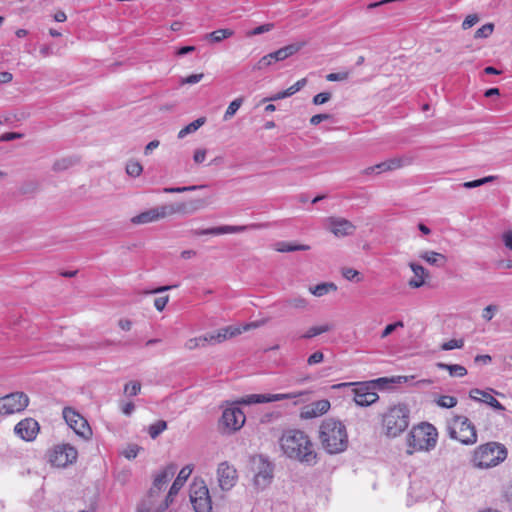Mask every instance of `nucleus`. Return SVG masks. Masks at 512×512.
Listing matches in <instances>:
<instances>
[{"mask_svg": "<svg viewBox=\"0 0 512 512\" xmlns=\"http://www.w3.org/2000/svg\"><path fill=\"white\" fill-rule=\"evenodd\" d=\"M283 454L291 459L314 466L318 462V454L310 436L300 429L285 430L279 439Z\"/></svg>", "mask_w": 512, "mask_h": 512, "instance_id": "nucleus-1", "label": "nucleus"}, {"mask_svg": "<svg viewBox=\"0 0 512 512\" xmlns=\"http://www.w3.org/2000/svg\"><path fill=\"white\" fill-rule=\"evenodd\" d=\"M205 205L206 203L202 199L167 203L147 209L133 216L130 221L134 225H145L163 220L176 214L183 216L191 215L202 209Z\"/></svg>", "mask_w": 512, "mask_h": 512, "instance_id": "nucleus-2", "label": "nucleus"}, {"mask_svg": "<svg viewBox=\"0 0 512 512\" xmlns=\"http://www.w3.org/2000/svg\"><path fill=\"white\" fill-rule=\"evenodd\" d=\"M318 438L323 450L330 455L345 452L349 445L346 426L335 418H326L321 422Z\"/></svg>", "mask_w": 512, "mask_h": 512, "instance_id": "nucleus-3", "label": "nucleus"}, {"mask_svg": "<svg viewBox=\"0 0 512 512\" xmlns=\"http://www.w3.org/2000/svg\"><path fill=\"white\" fill-rule=\"evenodd\" d=\"M410 410L404 404L390 406L381 417L383 433L389 438L401 435L409 426Z\"/></svg>", "mask_w": 512, "mask_h": 512, "instance_id": "nucleus-4", "label": "nucleus"}, {"mask_svg": "<svg viewBox=\"0 0 512 512\" xmlns=\"http://www.w3.org/2000/svg\"><path fill=\"white\" fill-rule=\"evenodd\" d=\"M438 432L430 423H421L414 426L407 435V454L430 451L437 444Z\"/></svg>", "mask_w": 512, "mask_h": 512, "instance_id": "nucleus-5", "label": "nucleus"}, {"mask_svg": "<svg viewBox=\"0 0 512 512\" xmlns=\"http://www.w3.org/2000/svg\"><path fill=\"white\" fill-rule=\"evenodd\" d=\"M507 454L503 444L488 442L475 449L472 463L476 468L489 469L502 463L507 458Z\"/></svg>", "mask_w": 512, "mask_h": 512, "instance_id": "nucleus-6", "label": "nucleus"}, {"mask_svg": "<svg viewBox=\"0 0 512 512\" xmlns=\"http://www.w3.org/2000/svg\"><path fill=\"white\" fill-rule=\"evenodd\" d=\"M450 437L465 445L477 442V432L472 422L465 416H455L449 426Z\"/></svg>", "mask_w": 512, "mask_h": 512, "instance_id": "nucleus-7", "label": "nucleus"}, {"mask_svg": "<svg viewBox=\"0 0 512 512\" xmlns=\"http://www.w3.org/2000/svg\"><path fill=\"white\" fill-rule=\"evenodd\" d=\"M190 501L195 512H211L212 501L209 489L203 480L194 481L190 487Z\"/></svg>", "mask_w": 512, "mask_h": 512, "instance_id": "nucleus-8", "label": "nucleus"}, {"mask_svg": "<svg viewBox=\"0 0 512 512\" xmlns=\"http://www.w3.org/2000/svg\"><path fill=\"white\" fill-rule=\"evenodd\" d=\"M29 405V397L24 392H13L0 397V415L20 413Z\"/></svg>", "mask_w": 512, "mask_h": 512, "instance_id": "nucleus-9", "label": "nucleus"}, {"mask_svg": "<svg viewBox=\"0 0 512 512\" xmlns=\"http://www.w3.org/2000/svg\"><path fill=\"white\" fill-rule=\"evenodd\" d=\"M264 323L265 321H256L244 326H226L217 331L206 334L207 340L209 344H219L230 338L240 335L244 331H248L252 328H258Z\"/></svg>", "mask_w": 512, "mask_h": 512, "instance_id": "nucleus-10", "label": "nucleus"}, {"mask_svg": "<svg viewBox=\"0 0 512 512\" xmlns=\"http://www.w3.org/2000/svg\"><path fill=\"white\" fill-rule=\"evenodd\" d=\"M356 385L354 401L358 406H369L375 403L379 396L375 391V382L343 383L340 386Z\"/></svg>", "mask_w": 512, "mask_h": 512, "instance_id": "nucleus-11", "label": "nucleus"}, {"mask_svg": "<svg viewBox=\"0 0 512 512\" xmlns=\"http://www.w3.org/2000/svg\"><path fill=\"white\" fill-rule=\"evenodd\" d=\"M306 394H308V391H295L290 393L277 394H250L237 401V404L251 405L259 403L276 402L287 399H297Z\"/></svg>", "mask_w": 512, "mask_h": 512, "instance_id": "nucleus-12", "label": "nucleus"}, {"mask_svg": "<svg viewBox=\"0 0 512 512\" xmlns=\"http://www.w3.org/2000/svg\"><path fill=\"white\" fill-rule=\"evenodd\" d=\"M254 464V485L259 489H264L273 479V465L267 459L259 456L253 461Z\"/></svg>", "mask_w": 512, "mask_h": 512, "instance_id": "nucleus-13", "label": "nucleus"}, {"mask_svg": "<svg viewBox=\"0 0 512 512\" xmlns=\"http://www.w3.org/2000/svg\"><path fill=\"white\" fill-rule=\"evenodd\" d=\"M63 417H64L67 425L71 429H73V431L77 435H79L85 439H87L91 436L92 431H91V428H90L87 420L81 414H79L77 411H75L74 409H72L70 407L64 408Z\"/></svg>", "mask_w": 512, "mask_h": 512, "instance_id": "nucleus-14", "label": "nucleus"}, {"mask_svg": "<svg viewBox=\"0 0 512 512\" xmlns=\"http://www.w3.org/2000/svg\"><path fill=\"white\" fill-rule=\"evenodd\" d=\"M77 455L78 452L73 446L69 444L58 445L50 455V462L56 467H66L76 461Z\"/></svg>", "mask_w": 512, "mask_h": 512, "instance_id": "nucleus-15", "label": "nucleus"}, {"mask_svg": "<svg viewBox=\"0 0 512 512\" xmlns=\"http://www.w3.org/2000/svg\"><path fill=\"white\" fill-rule=\"evenodd\" d=\"M409 493L417 500L428 497L432 493V483L429 474L414 473L411 476Z\"/></svg>", "mask_w": 512, "mask_h": 512, "instance_id": "nucleus-16", "label": "nucleus"}, {"mask_svg": "<svg viewBox=\"0 0 512 512\" xmlns=\"http://www.w3.org/2000/svg\"><path fill=\"white\" fill-rule=\"evenodd\" d=\"M244 412L236 405H231L223 410L221 423L230 431L239 430L245 423Z\"/></svg>", "mask_w": 512, "mask_h": 512, "instance_id": "nucleus-17", "label": "nucleus"}, {"mask_svg": "<svg viewBox=\"0 0 512 512\" xmlns=\"http://www.w3.org/2000/svg\"><path fill=\"white\" fill-rule=\"evenodd\" d=\"M326 228L336 237L353 235L356 226L349 220L342 217H328L325 220Z\"/></svg>", "mask_w": 512, "mask_h": 512, "instance_id": "nucleus-18", "label": "nucleus"}, {"mask_svg": "<svg viewBox=\"0 0 512 512\" xmlns=\"http://www.w3.org/2000/svg\"><path fill=\"white\" fill-rule=\"evenodd\" d=\"M217 479L219 486L224 491L231 490L237 483L238 475L236 469L228 462H222L217 468Z\"/></svg>", "mask_w": 512, "mask_h": 512, "instance_id": "nucleus-19", "label": "nucleus"}, {"mask_svg": "<svg viewBox=\"0 0 512 512\" xmlns=\"http://www.w3.org/2000/svg\"><path fill=\"white\" fill-rule=\"evenodd\" d=\"M262 227L261 224H251V225H242V226H234V225H223L219 227H212L206 229H195L192 231L193 235L202 236V235H223V234H234L246 231L247 229H256Z\"/></svg>", "mask_w": 512, "mask_h": 512, "instance_id": "nucleus-20", "label": "nucleus"}, {"mask_svg": "<svg viewBox=\"0 0 512 512\" xmlns=\"http://www.w3.org/2000/svg\"><path fill=\"white\" fill-rule=\"evenodd\" d=\"M15 434L24 441H32L39 432V424L32 418H25L14 427Z\"/></svg>", "mask_w": 512, "mask_h": 512, "instance_id": "nucleus-21", "label": "nucleus"}, {"mask_svg": "<svg viewBox=\"0 0 512 512\" xmlns=\"http://www.w3.org/2000/svg\"><path fill=\"white\" fill-rule=\"evenodd\" d=\"M331 404L329 400L322 399L305 405L301 408L300 418L302 420H309L320 417L330 410Z\"/></svg>", "mask_w": 512, "mask_h": 512, "instance_id": "nucleus-22", "label": "nucleus"}, {"mask_svg": "<svg viewBox=\"0 0 512 512\" xmlns=\"http://www.w3.org/2000/svg\"><path fill=\"white\" fill-rule=\"evenodd\" d=\"M469 396L471 399H473L475 401L486 403L487 405L491 406L495 410H498V411L505 410V407L495 397H493L489 392L475 388L470 391Z\"/></svg>", "mask_w": 512, "mask_h": 512, "instance_id": "nucleus-23", "label": "nucleus"}, {"mask_svg": "<svg viewBox=\"0 0 512 512\" xmlns=\"http://www.w3.org/2000/svg\"><path fill=\"white\" fill-rule=\"evenodd\" d=\"M409 267L411 268L414 277L409 280L408 285L414 289L422 287L429 275L428 271L422 265L415 262H410Z\"/></svg>", "mask_w": 512, "mask_h": 512, "instance_id": "nucleus-24", "label": "nucleus"}, {"mask_svg": "<svg viewBox=\"0 0 512 512\" xmlns=\"http://www.w3.org/2000/svg\"><path fill=\"white\" fill-rule=\"evenodd\" d=\"M176 470L177 466L175 464H170L161 470L154 478V488L158 490L163 489L170 481V479L175 475Z\"/></svg>", "mask_w": 512, "mask_h": 512, "instance_id": "nucleus-25", "label": "nucleus"}, {"mask_svg": "<svg viewBox=\"0 0 512 512\" xmlns=\"http://www.w3.org/2000/svg\"><path fill=\"white\" fill-rule=\"evenodd\" d=\"M402 166H403L402 159L394 158V159H390V160L381 162V163L376 164L374 166L368 167V168L365 169L364 172L366 174H372V173L379 174V173H382V172H385V171H390V170H394V169L400 168Z\"/></svg>", "mask_w": 512, "mask_h": 512, "instance_id": "nucleus-26", "label": "nucleus"}, {"mask_svg": "<svg viewBox=\"0 0 512 512\" xmlns=\"http://www.w3.org/2000/svg\"><path fill=\"white\" fill-rule=\"evenodd\" d=\"M192 471H193L192 465H186L179 471L176 479L174 480L172 486L170 487L168 497H171L178 493V491L183 487L184 483L191 475Z\"/></svg>", "mask_w": 512, "mask_h": 512, "instance_id": "nucleus-27", "label": "nucleus"}, {"mask_svg": "<svg viewBox=\"0 0 512 512\" xmlns=\"http://www.w3.org/2000/svg\"><path fill=\"white\" fill-rule=\"evenodd\" d=\"M304 46V43H294L287 46H284L274 52H271L275 61H284L285 59L289 58L290 56L296 54L302 47Z\"/></svg>", "mask_w": 512, "mask_h": 512, "instance_id": "nucleus-28", "label": "nucleus"}, {"mask_svg": "<svg viewBox=\"0 0 512 512\" xmlns=\"http://www.w3.org/2000/svg\"><path fill=\"white\" fill-rule=\"evenodd\" d=\"M419 257L430 265L443 266L446 262L445 255L435 251H422Z\"/></svg>", "mask_w": 512, "mask_h": 512, "instance_id": "nucleus-29", "label": "nucleus"}, {"mask_svg": "<svg viewBox=\"0 0 512 512\" xmlns=\"http://www.w3.org/2000/svg\"><path fill=\"white\" fill-rule=\"evenodd\" d=\"M437 367L442 370H447L451 377H463L467 374V369L459 364H446L437 363Z\"/></svg>", "mask_w": 512, "mask_h": 512, "instance_id": "nucleus-30", "label": "nucleus"}, {"mask_svg": "<svg viewBox=\"0 0 512 512\" xmlns=\"http://www.w3.org/2000/svg\"><path fill=\"white\" fill-rule=\"evenodd\" d=\"M274 249L278 252L307 251L308 245H297L290 242L280 241L274 244Z\"/></svg>", "mask_w": 512, "mask_h": 512, "instance_id": "nucleus-31", "label": "nucleus"}, {"mask_svg": "<svg viewBox=\"0 0 512 512\" xmlns=\"http://www.w3.org/2000/svg\"><path fill=\"white\" fill-rule=\"evenodd\" d=\"M205 122H206L205 117H200V118L194 120L193 122L186 125L179 131L178 138L183 139L187 135L196 132L201 126H203L205 124Z\"/></svg>", "mask_w": 512, "mask_h": 512, "instance_id": "nucleus-32", "label": "nucleus"}, {"mask_svg": "<svg viewBox=\"0 0 512 512\" xmlns=\"http://www.w3.org/2000/svg\"><path fill=\"white\" fill-rule=\"evenodd\" d=\"M332 329H333V325L329 324V323L312 326L301 336V338L310 339V338L316 337L320 334L329 332Z\"/></svg>", "mask_w": 512, "mask_h": 512, "instance_id": "nucleus-33", "label": "nucleus"}, {"mask_svg": "<svg viewBox=\"0 0 512 512\" xmlns=\"http://www.w3.org/2000/svg\"><path fill=\"white\" fill-rule=\"evenodd\" d=\"M234 32L230 29H218L205 35V39L211 43H219L224 39L231 37Z\"/></svg>", "mask_w": 512, "mask_h": 512, "instance_id": "nucleus-34", "label": "nucleus"}, {"mask_svg": "<svg viewBox=\"0 0 512 512\" xmlns=\"http://www.w3.org/2000/svg\"><path fill=\"white\" fill-rule=\"evenodd\" d=\"M336 290H337V286L332 282L321 283L316 286H311L309 288L310 293L316 297H322V296L328 294L330 291H336Z\"/></svg>", "mask_w": 512, "mask_h": 512, "instance_id": "nucleus-35", "label": "nucleus"}, {"mask_svg": "<svg viewBox=\"0 0 512 512\" xmlns=\"http://www.w3.org/2000/svg\"><path fill=\"white\" fill-rule=\"evenodd\" d=\"M77 160L71 157L56 160L53 164V170L56 172L65 171L76 164Z\"/></svg>", "mask_w": 512, "mask_h": 512, "instance_id": "nucleus-36", "label": "nucleus"}, {"mask_svg": "<svg viewBox=\"0 0 512 512\" xmlns=\"http://www.w3.org/2000/svg\"><path fill=\"white\" fill-rule=\"evenodd\" d=\"M242 104H243L242 97L234 99L229 104L228 108L226 109L224 116H223V120L228 121L229 119H231L236 114V112L238 111V109L241 107Z\"/></svg>", "mask_w": 512, "mask_h": 512, "instance_id": "nucleus-37", "label": "nucleus"}, {"mask_svg": "<svg viewBox=\"0 0 512 512\" xmlns=\"http://www.w3.org/2000/svg\"><path fill=\"white\" fill-rule=\"evenodd\" d=\"M143 172V166L140 162L129 160L126 164V173L131 177H138Z\"/></svg>", "mask_w": 512, "mask_h": 512, "instance_id": "nucleus-38", "label": "nucleus"}, {"mask_svg": "<svg viewBox=\"0 0 512 512\" xmlns=\"http://www.w3.org/2000/svg\"><path fill=\"white\" fill-rule=\"evenodd\" d=\"M167 428V423L163 420H159L156 423L149 426L148 433L152 439L157 438Z\"/></svg>", "mask_w": 512, "mask_h": 512, "instance_id": "nucleus-39", "label": "nucleus"}, {"mask_svg": "<svg viewBox=\"0 0 512 512\" xmlns=\"http://www.w3.org/2000/svg\"><path fill=\"white\" fill-rule=\"evenodd\" d=\"M436 404L442 408H453L457 405V398L449 395L439 396L435 400Z\"/></svg>", "mask_w": 512, "mask_h": 512, "instance_id": "nucleus-40", "label": "nucleus"}, {"mask_svg": "<svg viewBox=\"0 0 512 512\" xmlns=\"http://www.w3.org/2000/svg\"><path fill=\"white\" fill-rule=\"evenodd\" d=\"M496 178H497L496 176L490 175V176H487V177H484V178H481V179L464 182L462 184V186L464 188H466V189H472V188L480 187V186H482L484 184L493 182Z\"/></svg>", "mask_w": 512, "mask_h": 512, "instance_id": "nucleus-41", "label": "nucleus"}, {"mask_svg": "<svg viewBox=\"0 0 512 512\" xmlns=\"http://www.w3.org/2000/svg\"><path fill=\"white\" fill-rule=\"evenodd\" d=\"M275 63L276 61L272 53H269L259 59V61L254 65L253 70H263Z\"/></svg>", "mask_w": 512, "mask_h": 512, "instance_id": "nucleus-42", "label": "nucleus"}, {"mask_svg": "<svg viewBox=\"0 0 512 512\" xmlns=\"http://www.w3.org/2000/svg\"><path fill=\"white\" fill-rule=\"evenodd\" d=\"M207 343H208L207 335H204V336L195 337V338H191V339L187 340L185 343V347L188 350H193V349H196L197 347H201V346L203 347Z\"/></svg>", "mask_w": 512, "mask_h": 512, "instance_id": "nucleus-43", "label": "nucleus"}, {"mask_svg": "<svg viewBox=\"0 0 512 512\" xmlns=\"http://www.w3.org/2000/svg\"><path fill=\"white\" fill-rule=\"evenodd\" d=\"M203 185H192V186H183V187H166L162 191L164 193L172 194V193H183L187 191H195L197 189L203 188Z\"/></svg>", "mask_w": 512, "mask_h": 512, "instance_id": "nucleus-44", "label": "nucleus"}, {"mask_svg": "<svg viewBox=\"0 0 512 512\" xmlns=\"http://www.w3.org/2000/svg\"><path fill=\"white\" fill-rule=\"evenodd\" d=\"M286 304L295 309H306L308 307V301L301 296L288 299Z\"/></svg>", "mask_w": 512, "mask_h": 512, "instance_id": "nucleus-45", "label": "nucleus"}, {"mask_svg": "<svg viewBox=\"0 0 512 512\" xmlns=\"http://www.w3.org/2000/svg\"><path fill=\"white\" fill-rule=\"evenodd\" d=\"M498 310H499V307L497 305H495V304L488 305L482 310L481 316L485 321H491L493 319V317L495 316V314L498 312Z\"/></svg>", "mask_w": 512, "mask_h": 512, "instance_id": "nucleus-46", "label": "nucleus"}, {"mask_svg": "<svg viewBox=\"0 0 512 512\" xmlns=\"http://www.w3.org/2000/svg\"><path fill=\"white\" fill-rule=\"evenodd\" d=\"M141 390V384L138 381H132L125 385L124 393L129 396L137 395Z\"/></svg>", "mask_w": 512, "mask_h": 512, "instance_id": "nucleus-47", "label": "nucleus"}, {"mask_svg": "<svg viewBox=\"0 0 512 512\" xmlns=\"http://www.w3.org/2000/svg\"><path fill=\"white\" fill-rule=\"evenodd\" d=\"M494 26L493 24H485L479 29L476 30L474 37L475 38H487L493 32Z\"/></svg>", "mask_w": 512, "mask_h": 512, "instance_id": "nucleus-48", "label": "nucleus"}, {"mask_svg": "<svg viewBox=\"0 0 512 512\" xmlns=\"http://www.w3.org/2000/svg\"><path fill=\"white\" fill-rule=\"evenodd\" d=\"M464 346V341L462 339H451L442 344L441 349L448 351L453 349H461Z\"/></svg>", "mask_w": 512, "mask_h": 512, "instance_id": "nucleus-49", "label": "nucleus"}, {"mask_svg": "<svg viewBox=\"0 0 512 512\" xmlns=\"http://www.w3.org/2000/svg\"><path fill=\"white\" fill-rule=\"evenodd\" d=\"M404 322L403 321H397L395 323L388 324L384 330L381 333V338H386L390 334H392L394 331H396L398 328H403Z\"/></svg>", "mask_w": 512, "mask_h": 512, "instance_id": "nucleus-50", "label": "nucleus"}, {"mask_svg": "<svg viewBox=\"0 0 512 512\" xmlns=\"http://www.w3.org/2000/svg\"><path fill=\"white\" fill-rule=\"evenodd\" d=\"M342 275L345 279L349 281H361V278L359 277V272L353 268H344L342 270Z\"/></svg>", "mask_w": 512, "mask_h": 512, "instance_id": "nucleus-51", "label": "nucleus"}, {"mask_svg": "<svg viewBox=\"0 0 512 512\" xmlns=\"http://www.w3.org/2000/svg\"><path fill=\"white\" fill-rule=\"evenodd\" d=\"M273 27H274V24H272V23L263 24V25H260L256 28H254L253 30L249 31L247 33V35L248 36L260 35V34L271 31L273 29Z\"/></svg>", "mask_w": 512, "mask_h": 512, "instance_id": "nucleus-52", "label": "nucleus"}, {"mask_svg": "<svg viewBox=\"0 0 512 512\" xmlns=\"http://www.w3.org/2000/svg\"><path fill=\"white\" fill-rule=\"evenodd\" d=\"M349 77V72L343 71V72H337V73H330L326 75V79L328 81H344L347 80Z\"/></svg>", "mask_w": 512, "mask_h": 512, "instance_id": "nucleus-53", "label": "nucleus"}, {"mask_svg": "<svg viewBox=\"0 0 512 512\" xmlns=\"http://www.w3.org/2000/svg\"><path fill=\"white\" fill-rule=\"evenodd\" d=\"M331 99V93L321 92L313 97V103L315 105H322Z\"/></svg>", "mask_w": 512, "mask_h": 512, "instance_id": "nucleus-54", "label": "nucleus"}, {"mask_svg": "<svg viewBox=\"0 0 512 512\" xmlns=\"http://www.w3.org/2000/svg\"><path fill=\"white\" fill-rule=\"evenodd\" d=\"M306 82H307L306 79L302 78V79L298 80L296 83H294L292 86L287 88L286 90H287L289 96H292L295 93H297L298 91H300L306 85Z\"/></svg>", "mask_w": 512, "mask_h": 512, "instance_id": "nucleus-55", "label": "nucleus"}, {"mask_svg": "<svg viewBox=\"0 0 512 512\" xmlns=\"http://www.w3.org/2000/svg\"><path fill=\"white\" fill-rule=\"evenodd\" d=\"M139 452V447L137 445H129L123 452V455L127 459H134L137 457Z\"/></svg>", "mask_w": 512, "mask_h": 512, "instance_id": "nucleus-56", "label": "nucleus"}, {"mask_svg": "<svg viewBox=\"0 0 512 512\" xmlns=\"http://www.w3.org/2000/svg\"><path fill=\"white\" fill-rule=\"evenodd\" d=\"M324 359V355L320 351H316L308 357L307 363L309 365H315L321 363Z\"/></svg>", "mask_w": 512, "mask_h": 512, "instance_id": "nucleus-57", "label": "nucleus"}, {"mask_svg": "<svg viewBox=\"0 0 512 512\" xmlns=\"http://www.w3.org/2000/svg\"><path fill=\"white\" fill-rule=\"evenodd\" d=\"M478 20L479 19H478L477 15H468L462 22V28L464 30H467V29L471 28L472 26H474L478 22Z\"/></svg>", "mask_w": 512, "mask_h": 512, "instance_id": "nucleus-58", "label": "nucleus"}, {"mask_svg": "<svg viewBox=\"0 0 512 512\" xmlns=\"http://www.w3.org/2000/svg\"><path fill=\"white\" fill-rule=\"evenodd\" d=\"M169 301V296H160L154 300V306L158 311H162Z\"/></svg>", "mask_w": 512, "mask_h": 512, "instance_id": "nucleus-59", "label": "nucleus"}, {"mask_svg": "<svg viewBox=\"0 0 512 512\" xmlns=\"http://www.w3.org/2000/svg\"><path fill=\"white\" fill-rule=\"evenodd\" d=\"M203 77H204L203 73L192 74V75H189L186 78H184L182 80V83L183 84H196V83L200 82Z\"/></svg>", "mask_w": 512, "mask_h": 512, "instance_id": "nucleus-60", "label": "nucleus"}, {"mask_svg": "<svg viewBox=\"0 0 512 512\" xmlns=\"http://www.w3.org/2000/svg\"><path fill=\"white\" fill-rule=\"evenodd\" d=\"M206 159V149H196L193 155V160L196 164H201Z\"/></svg>", "mask_w": 512, "mask_h": 512, "instance_id": "nucleus-61", "label": "nucleus"}, {"mask_svg": "<svg viewBox=\"0 0 512 512\" xmlns=\"http://www.w3.org/2000/svg\"><path fill=\"white\" fill-rule=\"evenodd\" d=\"M331 118V115L329 114H316L310 118V124L311 125H318L324 120H328Z\"/></svg>", "mask_w": 512, "mask_h": 512, "instance_id": "nucleus-62", "label": "nucleus"}, {"mask_svg": "<svg viewBox=\"0 0 512 512\" xmlns=\"http://www.w3.org/2000/svg\"><path fill=\"white\" fill-rule=\"evenodd\" d=\"M502 238L505 246L512 250V230L505 232Z\"/></svg>", "mask_w": 512, "mask_h": 512, "instance_id": "nucleus-63", "label": "nucleus"}, {"mask_svg": "<svg viewBox=\"0 0 512 512\" xmlns=\"http://www.w3.org/2000/svg\"><path fill=\"white\" fill-rule=\"evenodd\" d=\"M138 512H163V511L158 507H153L151 505L142 504L138 508Z\"/></svg>", "mask_w": 512, "mask_h": 512, "instance_id": "nucleus-64", "label": "nucleus"}]
</instances>
